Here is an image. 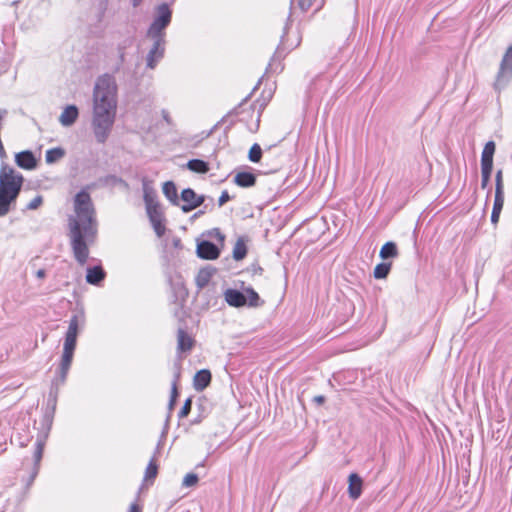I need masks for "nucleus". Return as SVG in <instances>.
I'll use <instances>...</instances> for the list:
<instances>
[{"mask_svg":"<svg viewBox=\"0 0 512 512\" xmlns=\"http://www.w3.org/2000/svg\"><path fill=\"white\" fill-rule=\"evenodd\" d=\"M90 186L81 188L74 196L75 216L68 218V237L73 256L81 266L86 264L90 246L94 245L98 236V220L92 201Z\"/></svg>","mask_w":512,"mask_h":512,"instance_id":"obj_1","label":"nucleus"},{"mask_svg":"<svg viewBox=\"0 0 512 512\" xmlns=\"http://www.w3.org/2000/svg\"><path fill=\"white\" fill-rule=\"evenodd\" d=\"M117 111V84L108 73L99 76L93 89L92 129L95 140L104 144L112 131Z\"/></svg>","mask_w":512,"mask_h":512,"instance_id":"obj_2","label":"nucleus"},{"mask_svg":"<svg viewBox=\"0 0 512 512\" xmlns=\"http://www.w3.org/2000/svg\"><path fill=\"white\" fill-rule=\"evenodd\" d=\"M163 273L165 278L171 287L176 300L181 299V303L177 304V307L174 311V316L178 318V320L183 323L177 330V351L179 353H187L190 352L194 345V338L187 332L184 317L185 311L183 310V302L185 301V297L188 295V291L184 285L183 278L181 274L178 272L176 264L167 262L163 265Z\"/></svg>","mask_w":512,"mask_h":512,"instance_id":"obj_3","label":"nucleus"},{"mask_svg":"<svg viewBox=\"0 0 512 512\" xmlns=\"http://www.w3.org/2000/svg\"><path fill=\"white\" fill-rule=\"evenodd\" d=\"M85 324V312L84 308L80 307L77 313H74L70 320L68 329L64 336L63 351L61 355V361L59 364V377L56 381L64 384L70 370L74 353L77 346V338L81 330V326Z\"/></svg>","mask_w":512,"mask_h":512,"instance_id":"obj_4","label":"nucleus"},{"mask_svg":"<svg viewBox=\"0 0 512 512\" xmlns=\"http://www.w3.org/2000/svg\"><path fill=\"white\" fill-rule=\"evenodd\" d=\"M291 15L284 27L283 34L280 39V43L275 51L274 56L269 62V69L274 72H280L282 70L281 59L290 51L297 48L301 41L302 36L298 29L292 30L289 24Z\"/></svg>","mask_w":512,"mask_h":512,"instance_id":"obj_5","label":"nucleus"},{"mask_svg":"<svg viewBox=\"0 0 512 512\" xmlns=\"http://www.w3.org/2000/svg\"><path fill=\"white\" fill-rule=\"evenodd\" d=\"M59 377V369L56 372V377L52 381V389L49 393L48 399H47V405L44 409L41 421H40V427L37 428V437L36 441H41L42 443L46 444V441L49 437L53 420H54V414L56 410V404H57V390L59 385H63L60 383V381H56V379Z\"/></svg>","mask_w":512,"mask_h":512,"instance_id":"obj_6","label":"nucleus"},{"mask_svg":"<svg viewBox=\"0 0 512 512\" xmlns=\"http://www.w3.org/2000/svg\"><path fill=\"white\" fill-rule=\"evenodd\" d=\"M224 300L234 308L256 307V290L253 287H244L242 282L241 289L227 288L224 293Z\"/></svg>","mask_w":512,"mask_h":512,"instance_id":"obj_7","label":"nucleus"},{"mask_svg":"<svg viewBox=\"0 0 512 512\" xmlns=\"http://www.w3.org/2000/svg\"><path fill=\"white\" fill-rule=\"evenodd\" d=\"M173 17L171 5L162 2L155 6L152 22L146 32L166 35V29L170 26Z\"/></svg>","mask_w":512,"mask_h":512,"instance_id":"obj_8","label":"nucleus"},{"mask_svg":"<svg viewBox=\"0 0 512 512\" xmlns=\"http://www.w3.org/2000/svg\"><path fill=\"white\" fill-rule=\"evenodd\" d=\"M31 423H33V428L36 429V420H32L30 416H23L16 421L11 436L12 444L15 443L19 447H26L31 442L33 439V434L30 430Z\"/></svg>","mask_w":512,"mask_h":512,"instance_id":"obj_9","label":"nucleus"},{"mask_svg":"<svg viewBox=\"0 0 512 512\" xmlns=\"http://www.w3.org/2000/svg\"><path fill=\"white\" fill-rule=\"evenodd\" d=\"M146 37L153 42L146 57V66L149 69H154L158 62L164 58L166 50V35L146 32Z\"/></svg>","mask_w":512,"mask_h":512,"instance_id":"obj_10","label":"nucleus"},{"mask_svg":"<svg viewBox=\"0 0 512 512\" xmlns=\"http://www.w3.org/2000/svg\"><path fill=\"white\" fill-rule=\"evenodd\" d=\"M512 79V45L508 47L500 62L494 88L498 91L503 89Z\"/></svg>","mask_w":512,"mask_h":512,"instance_id":"obj_11","label":"nucleus"},{"mask_svg":"<svg viewBox=\"0 0 512 512\" xmlns=\"http://www.w3.org/2000/svg\"><path fill=\"white\" fill-rule=\"evenodd\" d=\"M276 73L270 70L268 65L265 74L258 80V89L262 87L261 99H258L261 107H265L268 104L276 91V81L271 77Z\"/></svg>","mask_w":512,"mask_h":512,"instance_id":"obj_12","label":"nucleus"},{"mask_svg":"<svg viewBox=\"0 0 512 512\" xmlns=\"http://www.w3.org/2000/svg\"><path fill=\"white\" fill-rule=\"evenodd\" d=\"M180 199L183 201V204L179 206L182 212L189 213L202 206L206 200V196L199 195L194 189L187 187L181 191Z\"/></svg>","mask_w":512,"mask_h":512,"instance_id":"obj_13","label":"nucleus"},{"mask_svg":"<svg viewBox=\"0 0 512 512\" xmlns=\"http://www.w3.org/2000/svg\"><path fill=\"white\" fill-rule=\"evenodd\" d=\"M146 212L149 218V221L154 229V232L158 237H162L165 234V216L161 209L160 204H156L154 206H148L146 208Z\"/></svg>","mask_w":512,"mask_h":512,"instance_id":"obj_14","label":"nucleus"},{"mask_svg":"<svg viewBox=\"0 0 512 512\" xmlns=\"http://www.w3.org/2000/svg\"><path fill=\"white\" fill-rule=\"evenodd\" d=\"M46 444L42 443L41 441H35V449L33 453V466L31 467L28 477L26 479H23L25 482V488L28 490L34 480L36 479L39 470H40V463L43 457V451Z\"/></svg>","mask_w":512,"mask_h":512,"instance_id":"obj_15","label":"nucleus"},{"mask_svg":"<svg viewBox=\"0 0 512 512\" xmlns=\"http://www.w3.org/2000/svg\"><path fill=\"white\" fill-rule=\"evenodd\" d=\"M196 254L200 259L215 260L220 255V248L214 242L202 239L197 241Z\"/></svg>","mask_w":512,"mask_h":512,"instance_id":"obj_16","label":"nucleus"},{"mask_svg":"<svg viewBox=\"0 0 512 512\" xmlns=\"http://www.w3.org/2000/svg\"><path fill=\"white\" fill-rule=\"evenodd\" d=\"M14 161L19 168L27 171L35 170L38 166V159L34 152L29 149L16 153Z\"/></svg>","mask_w":512,"mask_h":512,"instance_id":"obj_17","label":"nucleus"},{"mask_svg":"<svg viewBox=\"0 0 512 512\" xmlns=\"http://www.w3.org/2000/svg\"><path fill=\"white\" fill-rule=\"evenodd\" d=\"M107 273L101 264L89 266L86 269V282L90 285L101 286Z\"/></svg>","mask_w":512,"mask_h":512,"instance_id":"obj_18","label":"nucleus"},{"mask_svg":"<svg viewBox=\"0 0 512 512\" xmlns=\"http://www.w3.org/2000/svg\"><path fill=\"white\" fill-rule=\"evenodd\" d=\"M79 117V109L75 104H69L64 107L59 117V122L63 127L72 126Z\"/></svg>","mask_w":512,"mask_h":512,"instance_id":"obj_19","label":"nucleus"},{"mask_svg":"<svg viewBox=\"0 0 512 512\" xmlns=\"http://www.w3.org/2000/svg\"><path fill=\"white\" fill-rule=\"evenodd\" d=\"M212 374L209 369H201L197 371L193 378V387L196 391L205 390L211 383Z\"/></svg>","mask_w":512,"mask_h":512,"instance_id":"obj_20","label":"nucleus"},{"mask_svg":"<svg viewBox=\"0 0 512 512\" xmlns=\"http://www.w3.org/2000/svg\"><path fill=\"white\" fill-rule=\"evenodd\" d=\"M162 192L166 199L173 206H180V196H178V189L174 181H165L162 185Z\"/></svg>","mask_w":512,"mask_h":512,"instance_id":"obj_21","label":"nucleus"},{"mask_svg":"<svg viewBox=\"0 0 512 512\" xmlns=\"http://www.w3.org/2000/svg\"><path fill=\"white\" fill-rule=\"evenodd\" d=\"M348 494L353 500H357L362 494L363 481L356 473L349 475Z\"/></svg>","mask_w":512,"mask_h":512,"instance_id":"obj_22","label":"nucleus"},{"mask_svg":"<svg viewBox=\"0 0 512 512\" xmlns=\"http://www.w3.org/2000/svg\"><path fill=\"white\" fill-rule=\"evenodd\" d=\"M183 168L196 174H207L210 171V163L203 159L192 158L183 165Z\"/></svg>","mask_w":512,"mask_h":512,"instance_id":"obj_23","label":"nucleus"},{"mask_svg":"<svg viewBox=\"0 0 512 512\" xmlns=\"http://www.w3.org/2000/svg\"><path fill=\"white\" fill-rule=\"evenodd\" d=\"M234 183L242 188H249L256 184V174L250 171H239L234 176Z\"/></svg>","mask_w":512,"mask_h":512,"instance_id":"obj_24","label":"nucleus"},{"mask_svg":"<svg viewBox=\"0 0 512 512\" xmlns=\"http://www.w3.org/2000/svg\"><path fill=\"white\" fill-rule=\"evenodd\" d=\"M215 272H216V269L213 268L212 266H206L204 268H201L198 271L196 278H195L196 286L199 289L205 288L209 284V282Z\"/></svg>","mask_w":512,"mask_h":512,"instance_id":"obj_25","label":"nucleus"},{"mask_svg":"<svg viewBox=\"0 0 512 512\" xmlns=\"http://www.w3.org/2000/svg\"><path fill=\"white\" fill-rule=\"evenodd\" d=\"M150 183L151 182L147 178H143V200L145 202L146 208H148V206L150 207L156 204H160L157 201L156 191L150 186Z\"/></svg>","mask_w":512,"mask_h":512,"instance_id":"obj_26","label":"nucleus"},{"mask_svg":"<svg viewBox=\"0 0 512 512\" xmlns=\"http://www.w3.org/2000/svg\"><path fill=\"white\" fill-rule=\"evenodd\" d=\"M495 153V143L488 141L481 154V167L493 168V155Z\"/></svg>","mask_w":512,"mask_h":512,"instance_id":"obj_27","label":"nucleus"},{"mask_svg":"<svg viewBox=\"0 0 512 512\" xmlns=\"http://www.w3.org/2000/svg\"><path fill=\"white\" fill-rule=\"evenodd\" d=\"M65 154V149L60 146L50 148L45 153V161L47 164H54L62 159Z\"/></svg>","mask_w":512,"mask_h":512,"instance_id":"obj_28","label":"nucleus"},{"mask_svg":"<svg viewBox=\"0 0 512 512\" xmlns=\"http://www.w3.org/2000/svg\"><path fill=\"white\" fill-rule=\"evenodd\" d=\"M247 245L245 243L244 238L240 237L235 243V246L232 251V256L235 261L243 260L247 255Z\"/></svg>","mask_w":512,"mask_h":512,"instance_id":"obj_29","label":"nucleus"},{"mask_svg":"<svg viewBox=\"0 0 512 512\" xmlns=\"http://www.w3.org/2000/svg\"><path fill=\"white\" fill-rule=\"evenodd\" d=\"M99 182L102 186L123 185L126 188L128 187V183L123 178L114 174H108L100 177Z\"/></svg>","mask_w":512,"mask_h":512,"instance_id":"obj_30","label":"nucleus"},{"mask_svg":"<svg viewBox=\"0 0 512 512\" xmlns=\"http://www.w3.org/2000/svg\"><path fill=\"white\" fill-rule=\"evenodd\" d=\"M208 401L205 398H200L197 403L198 415L192 420V424H199L209 413Z\"/></svg>","mask_w":512,"mask_h":512,"instance_id":"obj_31","label":"nucleus"},{"mask_svg":"<svg viewBox=\"0 0 512 512\" xmlns=\"http://www.w3.org/2000/svg\"><path fill=\"white\" fill-rule=\"evenodd\" d=\"M379 256L384 260L389 259V258H396L398 256L397 245L391 241L386 242L382 246Z\"/></svg>","mask_w":512,"mask_h":512,"instance_id":"obj_32","label":"nucleus"},{"mask_svg":"<svg viewBox=\"0 0 512 512\" xmlns=\"http://www.w3.org/2000/svg\"><path fill=\"white\" fill-rule=\"evenodd\" d=\"M326 0H299L298 7L302 12H307L308 10L314 8L315 11H319L324 6Z\"/></svg>","mask_w":512,"mask_h":512,"instance_id":"obj_33","label":"nucleus"},{"mask_svg":"<svg viewBox=\"0 0 512 512\" xmlns=\"http://www.w3.org/2000/svg\"><path fill=\"white\" fill-rule=\"evenodd\" d=\"M392 267L391 262H382L375 266L373 275L376 279H384L389 274Z\"/></svg>","mask_w":512,"mask_h":512,"instance_id":"obj_34","label":"nucleus"},{"mask_svg":"<svg viewBox=\"0 0 512 512\" xmlns=\"http://www.w3.org/2000/svg\"><path fill=\"white\" fill-rule=\"evenodd\" d=\"M159 466L156 463L155 457H152L146 467L145 477L146 481H153L158 475Z\"/></svg>","mask_w":512,"mask_h":512,"instance_id":"obj_35","label":"nucleus"},{"mask_svg":"<svg viewBox=\"0 0 512 512\" xmlns=\"http://www.w3.org/2000/svg\"><path fill=\"white\" fill-rule=\"evenodd\" d=\"M179 396H180V393L178 390V386H176L175 383H171V393H170V398H169V402H168L169 412H171L174 409Z\"/></svg>","mask_w":512,"mask_h":512,"instance_id":"obj_36","label":"nucleus"},{"mask_svg":"<svg viewBox=\"0 0 512 512\" xmlns=\"http://www.w3.org/2000/svg\"><path fill=\"white\" fill-rule=\"evenodd\" d=\"M198 481H199V476L194 472H190L184 476L183 481H182V486L185 488H191V487L196 486Z\"/></svg>","mask_w":512,"mask_h":512,"instance_id":"obj_37","label":"nucleus"},{"mask_svg":"<svg viewBox=\"0 0 512 512\" xmlns=\"http://www.w3.org/2000/svg\"><path fill=\"white\" fill-rule=\"evenodd\" d=\"M126 44H118L117 46V52H118V62L115 66V71H119L122 65L125 63L126 60Z\"/></svg>","mask_w":512,"mask_h":512,"instance_id":"obj_38","label":"nucleus"},{"mask_svg":"<svg viewBox=\"0 0 512 512\" xmlns=\"http://www.w3.org/2000/svg\"><path fill=\"white\" fill-rule=\"evenodd\" d=\"M191 408H192V397H188L184 401L182 407L180 408V410L178 412V417L180 419L186 418L190 414Z\"/></svg>","mask_w":512,"mask_h":512,"instance_id":"obj_39","label":"nucleus"},{"mask_svg":"<svg viewBox=\"0 0 512 512\" xmlns=\"http://www.w3.org/2000/svg\"><path fill=\"white\" fill-rule=\"evenodd\" d=\"M492 169L493 168H491V167H481V188L482 189L487 188L489 181H490Z\"/></svg>","mask_w":512,"mask_h":512,"instance_id":"obj_40","label":"nucleus"},{"mask_svg":"<svg viewBox=\"0 0 512 512\" xmlns=\"http://www.w3.org/2000/svg\"><path fill=\"white\" fill-rule=\"evenodd\" d=\"M504 206V192H495L493 209L501 212Z\"/></svg>","mask_w":512,"mask_h":512,"instance_id":"obj_41","label":"nucleus"},{"mask_svg":"<svg viewBox=\"0 0 512 512\" xmlns=\"http://www.w3.org/2000/svg\"><path fill=\"white\" fill-rule=\"evenodd\" d=\"M43 203V197L41 195H37L34 197L27 205L26 210H36L38 209Z\"/></svg>","mask_w":512,"mask_h":512,"instance_id":"obj_42","label":"nucleus"},{"mask_svg":"<svg viewBox=\"0 0 512 512\" xmlns=\"http://www.w3.org/2000/svg\"><path fill=\"white\" fill-rule=\"evenodd\" d=\"M208 235L215 238L221 245L224 244L225 235L220 231L219 228H213L208 232Z\"/></svg>","mask_w":512,"mask_h":512,"instance_id":"obj_43","label":"nucleus"},{"mask_svg":"<svg viewBox=\"0 0 512 512\" xmlns=\"http://www.w3.org/2000/svg\"><path fill=\"white\" fill-rule=\"evenodd\" d=\"M495 192H504L501 170H498L495 176Z\"/></svg>","mask_w":512,"mask_h":512,"instance_id":"obj_44","label":"nucleus"},{"mask_svg":"<svg viewBox=\"0 0 512 512\" xmlns=\"http://www.w3.org/2000/svg\"><path fill=\"white\" fill-rule=\"evenodd\" d=\"M224 120H225V117H223V118L221 119V121H220V122H218L217 124H215V125H214L210 130H209V131H202V132L200 133V135L198 136V137H199L198 142H200V141H202V140H204V139L208 138L210 135H212V133L215 131V129L218 127V125H219L221 122H224Z\"/></svg>","mask_w":512,"mask_h":512,"instance_id":"obj_45","label":"nucleus"},{"mask_svg":"<svg viewBox=\"0 0 512 512\" xmlns=\"http://www.w3.org/2000/svg\"><path fill=\"white\" fill-rule=\"evenodd\" d=\"M230 199H231V196L229 195L228 191L227 190L222 191L221 195L218 198V205H219V207L223 206Z\"/></svg>","mask_w":512,"mask_h":512,"instance_id":"obj_46","label":"nucleus"},{"mask_svg":"<svg viewBox=\"0 0 512 512\" xmlns=\"http://www.w3.org/2000/svg\"><path fill=\"white\" fill-rule=\"evenodd\" d=\"M165 438H166V430L164 429L162 434H161V438L159 439V441L157 443V446H156V449L154 451L153 457L156 458V455L160 453V450L162 449L163 442H164Z\"/></svg>","mask_w":512,"mask_h":512,"instance_id":"obj_47","label":"nucleus"},{"mask_svg":"<svg viewBox=\"0 0 512 512\" xmlns=\"http://www.w3.org/2000/svg\"><path fill=\"white\" fill-rule=\"evenodd\" d=\"M248 159L251 162L256 163V142L254 144H252L250 149H249Z\"/></svg>","mask_w":512,"mask_h":512,"instance_id":"obj_48","label":"nucleus"},{"mask_svg":"<svg viewBox=\"0 0 512 512\" xmlns=\"http://www.w3.org/2000/svg\"><path fill=\"white\" fill-rule=\"evenodd\" d=\"M180 369H181L180 364L176 363L175 364L174 377H173V381H172V383H175L176 386H177V383H178L179 378H180Z\"/></svg>","mask_w":512,"mask_h":512,"instance_id":"obj_49","label":"nucleus"},{"mask_svg":"<svg viewBox=\"0 0 512 512\" xmlns=\"http://www.w3.org/2000/svg\"><path fill=\"white\" fill-rule=\"evenodd\" d=\"M500 214L501 212L499 211H496V210H492V213H491V222L493 224H497L498 221H499V217H500Z\"/></svg>","mask_w":512,"mask_h":512,"instance_id":"obj_50","label":"nucleus"},{"mask_svg":"<svg viewBox=\"0 0 512 512\" xmlns=\"http://www.w3.org/2000/svg\"><path fill=\"white\" fill-rule=\"evenodd\" d=\"M128 512H142V507L137 503H132Z\"/></svg>","mask_w":512,"mask_h":512,"instance_id":"obj_51","label":"nucleus"},{"mask_svg":"<svg viewBox=\"0 0 512 512\" xmlns=\"http://www.w3.org/2000/svg\"><path fill=\"white\" fill-rule=\"evenodd\" d=\"M172 244H173L174 248H176V249H181L182 248L181 239L179 237H174L172 239Z\"/></svg>","mask_w":512,"mask_h":512,"instance_id":"obj_52","label":"nucleus"},{"mask_svg":"<svg viewBox=\"0 0 512 512\" xmlns=\"http://www.w3.org/2000/svg\"><path fill=\"white\" fill-rule=\"evenodd\" d=\"M206 208H207V205H205V206H204V209H202V210H198L197 212H195V213L191 216V220H194V219H196V218H198V217L202 216L203 214H205V212H206V211H205V210H206Z\"/></svg>","mask_w":512,"mask_h":512,"instance_id":"obj_53","label":"nucleus"},{"mask_svg":"<svg viewBox=\"0 0 512 512\" xmlns=\"http://www.w3.org/2000/svg\"><path fill=\"white\" fill-rule=\"evenodd\" d=\"M162 117L167 124L170 125L172 123L171 117L169 116V113L166 110H162Z\"/></svg>","mask_w":512,"mask_h":512,"instance_id":"obj_54","label":"nucleus"},{"mask_svg":"<svg viewBox=\"0 0 512 512\" xmlns=\"http://www.w3.org/2000/svg\"><path fill=\"white\" fill-rule=\"evenodd\" d=\"M36 277L39 279H44L46 277V270L45 269H39L36 271Z\"/></svg>","mask_w":512,"mask_h":512,"instance_id":"obj_55","label":"nucleus"},{"mask_svg":"<svg viewBox=\"0 0 512 512\" xmlns=\"http://www.w3.org/2000/svg\"><path fill=\"white\" fill-rule=\"evenodd\" d=\"M314 402H316L317 404H322L325 402V397L323 395L315 396Z\"/></svg>","mask_w":512,"mask_h":512,"instance_id":"obj_56","label":"nucleus"},{"mask_svg":"<svg viewBox=\"0 0 512 512\" xmlns=\"http://www.w3.org/2000/svg\"><path fill=\"white\" fill-rule=\"evenodd\" d=\"M142 2L143 0H131V5L132 7L137 8L141 5Z\"/></svg>","mask_w":512,"mask_h":512,"instance_id":"obj_57","label":"nucleus"},{"mask_svg":"<svg viewBox=\"0 0 512 512\" xmlns=\"http://www.w3.org/2000/svg\"><path fill=\"white\" fill-rule=\"evenodd\" d=\"M242 106H243V102L240 103L236 108H234L231 113H234L236 115L240 114V109H241Z\"/></svg>","mask_w":512,"mask_h":512,"instance_id":"obj_58","label":"nucleus"},{"mask_svg":"<svg viewBox=\"0 0 512 512\" xmlns=\"http://www.w3.org/2000/svg\"><path fill=\"white\" fill-rule=\"evenodd\" d=\"M256 92V85L252 88L250 94L243 100V102H245L252 94H254Z\"/></svg>","mask_w":512,"mask_h":512,"instance_id":"obj_59","label":"nucleus"},{"mask_svg":"<svg viewBox=\"0 0 512 512\" xmlns=\"http://www.w3.org/2000/svg\"><path fill=\"white\" fill-rule=\"evenodd\" d=\"M257 151H258V161H259L261 158V148L259 145H258Z\"/></svg>","mask_w":512,"mask_h":512,"instance_id":"obj_60","label":"nucleus"},{"mask_svg":"<svg viewBox=\"0 0 512 512\" xmlns=\"http://www.w3.org/2000/svg\"><path fill=\"white\" fill-rule=\"evenodd\" d=\"M251 268H252V270H253V271H256V264H255V263H252V264H251Z\"/></svg>","mask_w":512,"mask_h":512,"instance_id":"obj_61","label":"nucleus"},{"mask_svg":"<svg viewBox=\"0 0 512 512\" xmlns=\"http://www.w3.org/2000/svg\"><path fill=\"white\" fill-rule=\"evenodd\" d=\"M169 418H170V415H168V417H167V419H166V425H165L166 427H167V425H168Z\"/></svg>","mask_w":512,"mask_h":512,"instance_id":"obj_62","label":"nucleus"}]
</instances>
